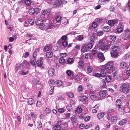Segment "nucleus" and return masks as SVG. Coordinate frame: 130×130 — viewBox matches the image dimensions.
Wrapping results in <instances>:
<instances>
[{
  "label": "nucleus",
  "mask_w": 130,
  "mask_h": 130,
  "mask_svg": "<svg viewBox=\"0 0 130 130\" xmlns=\"http://www.w3.org/2000/svg\"><path fill=\"white\" fill-rule=\"evenodd\" d=\"M54 87L53 86H52L51 87V88L50 89V91L49 92L50 95L52 94L54 92Z\"/></svg>",
  "instance_id": "obj_32"
},
{
  "label": "nucleus",
  "mask_w": 130,
  "mask_h": 130,
  "mask_svg": "<svg viewBox=\"0 0 130 130\" xmlns=\"http://www.w3.org/2000/svg\"><path fill=\"white\" fill-rule=\"evenodd\" d=\"M123 30V28L120 27H118L117 29V31L119 33H120L122 32Z\"/></svg>",
  "instance_id": "obj_40"
},
{
  "label": "nucleus",
  "mask_w": 130,
  "mask_h": 130,
  "mask_svg": "<svg viewBox=\"0 0 130 130\" xmlns=\"http://www.w3.org/2000/svg\"><path fill=\"white\" fill-rule=\"evenodd\" d=\"M127 66V63L125 62L122 61L120 64V67L123 68H125Z\"/></svg>",
  "instance_id": "obj_12"
},
{
  "label": "nucleus",
  "mask_w": 130,
  "mask_h": 130,
  "mask_svg": "<svg viewBox=\"0 0 130 130\" xmlns=\"http://www.w3.org/2000/svg\"><path fill=\"white\" fill-rule=\"evenodd\" d=\"M127 121L126 119H124L119 121L118 124L120 125H122L127 123Z\"/></svg>",
  "instance_id": "obj_10"
},
{
  "label": "nucleus",
  "mask_w": 130,
  "mask_h": 130,
  "mask_svg": "<svg viewBox=\"0 0 130 130\" xmlns=\"http://www.w3.org/2000/svg\"><path fill=\"white\" fill-rule=\"evenodd\" d=\"M72 105L70 104H68L66 106V108L67 110L70 111L72 109Z\"/></svg>",
  "instance_id": "obj_41"
},
{
  "label": "nucleus",
  "mask_w": 130,
  "mask_h": 130,
  "mask_svg": "<svg viewBox=\"0 0 130 130\" xmlns=\"http://www.w3.org/2000/svg\"><path fill=\"white\" fill-rule=\"evenodd\" d=\"M99 48V49L101 51H106L109 49V47L107 45L104 44L103 45L101 46Z\"/></svg>",
  "instance_id": "obj_5"
},
{
  "label": "nucleus",
  "mask_w": 130,
  "mask_h": 130,
  "mask_svg": "<svg viewBox=\"0 0 130 130\" xmlns=\"http://www.w3.org/2000/svg\"><path fill=\"white\" fill-rule=\"evenodd\" d=\"M93 68L92 67L90 66H88L87 68V71L88 73H91L92 71Z\"/></svg>",
  "instance_id": "obj_20"
},
{
  "label": "nucleus",
  "mask_w": 130,
  "mask_h": 130,
  "mask_svg": "<svg viewBox=\"0 0 130 130\" xmlns=\"http://www.w3.org/2000/svg\"><path fill=\"white\" fill-rule=\"evenodd\" d=\"M61 17L60 16H57L56 18V21L58 22H60L61 20Z\"/></svg>",
  "instance_id": "obj_34"
},
{
  "label": "nucleus",
  "mask_w": 130,
  "mask_h": 130,
  "mask_svg": "<svg viewBox=\"0 0 130 130\" xmlns=\"http://www.w3.org/2000/svg\"><path fill=\"white\" fill-rule=\"evenodd\" d=\"M29 54L28 52H26L23 55V57L25 58H26L29 55Z\"/></svg>",
  "instance_id": "obj_60"
},
{
  "label": "nucleus",
  "mask_w": 130,
  "mask_h": 130,
  "mask_svg": "<svg viewBox=\"0 0 130 130\" xmlns=\"http://www.w3.org/2000/svg\"><path fill=\"white\" fill-rule=\"evenodd\" d=\"M29 62L27 61L26 60H24L22 63V66L25 65L26 67H28L29 66Z\"/></svg>",
  "instance_id": "obj_19"
},
{
  "label": "nucleus",
  "mask_w": 130,
  "mask_h": 130,
  "mask_svg": "<svg viewBox=\"0 0 130 130\" xmlns=\"http://www.w3.org/2000/svg\"><path fill=\"white\" fill-rule=\"evenodd\" d=\"M57 122V124L54 126L53 127V129L55 130H60L61 128L60 125Z\"/></svg>",
  "instance_id": "obj_11"
},
{
  "label": "nucleus",
  "mask_w": 130,
  "mask_h": 130,
  "mask_svg": "<svg viewBox=\"0 0 130 130\" xmlns=\"http://www.w3.org/2000/svg\"><path fill=\"white\" fill-rule=\"evenodd\" d=\"M109 38L111 40L113 41L116 40V37L114 35H112L110 36Z\"/></svg>",
  "instance_id": "obj_36"
},
{
  "label": "nucleus",
  "mask_w": 130,
  "mask_h": 130,
  "mask_svg": "<svg viewBox=\"0 0 130 130\" xmlns=\"http://www.w3.org/2000/svg\"><path fill=\"white\" fill-rule=\"evenodd\" d=\"M53 56V53L52 52H48L46 53V56L47 58H51Z\"/></svg>",
  "instance_id": "obj_22"
},
{
  "label": "nucleus",
  "mask_w": 130,
  "mask_h": 130,
  "mask_svg": "<svg viewBox=\"0 0 130 130\" xmlns=\"http://www.w3.org/2000/svg\"><path fill=\"white\" fill-rule=\"evenodd\" d=\"M116 21L115 20H110L108 21V23L110 25L113 26L115 24Z\"/></svg>",
  "instance_id": "obj_18"
},
{
  "label": "nucleus",
  "mask_w": 130,
  "mask_h": 130,
  "mask_svg": "<svg viewBox=\"0 0 130 130\" xmlns=\"http://www.w3.org/2000/svg\"><path fill=\"white\" fill-rule=\"evenodd\" d=\"M97 26V24L95 22H93L92 24V27L94 28H96Z\"/></svg>",
  "instance_id": "obj_64"
},
{
  "label": "nucleus",
  "mask_w": 130,
  "mask_h": 130,
  "mask_svg": "<svg viewBox=\"0 0 130 130\" xmlns=\"http://www.w3.org/2000/svg\"><path fill=\"white\" fill-rule=\"evenodd\" d=\"M25 3L26 5L28 6L29 5L31 4L30 1L28 0H25Z\"/></svg>",
  "instance_id": "obj_56"
},
{
  "label": "nucleus",
  "mask_w": 130,
  "mask_h": 130,
  "mask_svg": "<svg viewBox=\"0 0 130 130\" xmlns=\"http://www.w3.org/2000/svg\"><path fill=\"white\" fill-rule=\"evenodd\" d=\"M43 64V62L41 60H38L36 62V64L38 66H41Z\"/></svg>",
  "instance_id": "obj_29"
},
{
  "label": "nucleus",
  "mask_w": 130,
  "mask_h": 130,
  "mask_svg": "<svg viewBox=\"0 0 130 130\" xmlns=\"http://www.w3.org/2000/svg\"><path fill=\"white\" fill-rule=\"evenodd\" d=\"M95 22L99 23H101L102 22V20L99 18H97L95 19Z\"/></svg>",
  "instance_id": "obj_63"
},
{
  "label": "nucleus",
  "mask_w": 130,
  "mask_h": 130,
  "mask_svg": "<svg viewBox=\"0 0 130 130\" xmlns=\"http://www.w3.org/2000/svg\"><path fill=\"white\" fill-rule=\"evenodd\" d=\"M28 23L30 25H33L34 23V21L32 19H29L28 21Z\"/></svg>",
  "instance_id": "obj_55"
},
{
  "label": "nucleus",
  "mask_w": 130,
  "mask_h": 130,
  "mask_svg": "<svg viewBox=\"0 0 130 130\" xmlns=\"http://www.w3.org/2000/svg\"><path fill=\"white\" fill-rule=\"evenodd\" d=\"M117 69L116 68H114L112 69V73L113 76L114 77L116 76L117 74Z\"/></svg>",
  "instance_id": "obj_21"
},
{
  "label": "nucleus",
  "mask_w": 130,
  "mask_h": 130,
  "mask_svg": "<svg viewBox=\"0 0 130 130\" xmlns=\"http://www.w3.org/2000/svg\"><path fill=\"white\" fill-rule=\"evenodd\" d=\"M67 95L69 97L71 98H73L74 96L73 94L71 92H67Z\"/></svg>",
  "instance_id": "obj_28"
},
{
  "label": "nucleus",
  "mask_w": 130,
  "mask_h": 130,
  "mask_svg": "<svg viewBox=\"0 0 130 130\" xmlns=\"http://www.w3.org/2000/svg\"><path fill=\"white\" fill-rule=\"evenodd\" d=\"M98 58L100 59V62L103 61L105 59V58L104 57L102 53H99L98 55Z\"/></svg>",
  "instance_id": "obj_6"
},
{
  "label": "nucleus",
  "mask_w": 130,
  "mask_h": 130,
  "mask_svg": "<svg viewBox=\"0 0 130 130\" xmlns=\"http://www.w3.org/2000/svg\"><path fill=\"white\" fill-rule=\"evenodd\" d=\"M41 13L43 15H45L47 13L48 11L47 10H42L41 12Z\"/></svg>",
  "instance_id": "obj_59"
},
{
  "label": "nucleus",
  "mask_w": 130,
  "mask_h": 130,
  "mask_svg": "<svg viewBox=\"0 0 130 130\" xmlns=\"http://www.w3.org/2000/svg\"><path fill=\"white\" fill-rule=\"evenodd\" d=\"M113 63L112 62H109L106 65L102 66L101 68V70L105 72L106 70L107 69L110 70L112 68Z\"/></svg>",
  "instance_id": "obj_1"
},
{
  "label": "nucleus",
  "mask_w": 130,
  "mask_h": 130,
  "mask_svg": "<svg viewBox=\"0 0 130 130\" xmlns=\"http://www.w3.org/2000/svg\"><path fill=\"white\" fill-rule=\"evenodd\" d=\"M117 117L116 116H114L112 117L111 119V122H113L116 121Z\"/></svg>",
  "instance_id": "obj_33"
},
{
  "label": "nucleus",
  "mask_w": 130,
  "mask_h": 130,
  "mask_svg": "<svg viewBox=\"0 0 130 130\" xmlns=\"http://www.w3.org/2000/svg\"><path fill=\"white\" fill-rule=\"evenodd\" d=\"M42 124L40 122L39 123V124L38 125V126L37 127V128L38 130H41V129L42 127Z\"/></svg>",
  "instance_id": "obj_57"
},
{
  "label": "nucleus",
  "mask_w": 130,
  "mask_h": 130,
  "mask_svg": "<svg viewBox=\"0 0 130 130\" xmlns=\"http://www.w3.org/2000/svg\"><path fill=\"white\" fill-rule=\"evenodd\" d=\"M112 49L113 51H118L119 49V48L117 46H113L111 48Z\"/></svg>",
  "instance_id": "obj_15"
},
{
  "label": "nucleus",
  "mask_w": 130,
  "mask_h": 130,
  "mask_svg": "<svg viewBox=\"0 0 130 130\" xmlns=\"http://www.w3.org/2000/svg\"><path fill=\"white\" fill-rule=\"evenodd\" d=\"M84 38V37L82 35H80L78 37L77 39L78 40L80 41H82Z\"/></svg>",
  "instance_id": "obj_50"
},
{
  "label": "nucleus",
  "mask_w": 130,
  "mask_h": 130,
  "mask_svg": "<svg viewBox=\"0 0 130 130\" xmlns=\"http://www.w3.org/2000/svg\"><path fill=\"white\" fill-rule=\"evenodd\" d=\"M87 87L88 88L91 89L92 87V86L89 83L87 84Z\"/></svg>",
  "instance_id": "obj_58"
},
{
  "label": "nucleus",
  "mask_w": 130,
  "mask_h": 130,
  "mask_svg": "<svg viewBox=\"0 0 130 130\" xmlns=\"http://www.w3.org/2000/svg\"><path fill=\"white\" fill-rule=\"evenodd\" d=\"M96 96L95 95H91L90 96V99L92 100H95L96 98Z\"/></svg>",
  "instance_id": "obj_45"
},
{
  "label": "nucleus",
  "mask_w": 130,
  "mask_h": 130,
  "mask_svg": "<svg viewBox=\"0 0 130 130\" xmlns=\"http://www.w3.org/2000/svg\"><path fill=\"white\" fill-rule=\"evenodd\" d=\"M19 74L20 75H24L27 74L28 73V71L25 72L21 70V71L19 72Z\"/></svg>",
  "instance_id": "obj_23"
},
{
  "label": "nucleus",
  "mask_w": 130,
  "mask_h": 130,
  "mask_svg": "<svg viewBox=\"0 0 130 130\" xmlns=\"http://www.w3.org/2000/svg\"><path fill=\"white\" fill-rule=\"evenodd\" d=\"M82 111V109L81 107H78L76 109V111L77 113H81Z\"/></svg>",
  "instance_id": "obj_35"
},
{
  "label": "nucleus",
  "mask_w": 130,
  "mask_h": 130,
  "mask_svg": "<svg viewBox=\"0 0 130 130\" xmlns=\"http://www.w3.org/2000/svg\"><path fill=\"white\" fill-rule=\"evenodd\" d=\"M99 95L101 98H103L106 95V92L105 91H102L100 92Z\"/></svg>",
  "instance_id": "obj_17"
},
{
  "label": "nucleus",
  "mask_w": 130,
  "mask_h": 130,
  "mask_svg": "<svg viewBox=\"0 0 130 130\" xmlns=\"http://www.w3.org/2000/svg\"><path fill=\"white\" fill-rule=\"evenodd\" d=\"M105 79L107 82H109L110 81L111 78L109 76H107L106 77Z\"/></svg>",
  "instance_id": "obj_38"
},
{
  "label": "nucleus",
  "mask_w": 130,
  "mask_h": 130,
  "mask_svg": "<svg viewBox=\"0 0 130 130\" xmlns=\"http://www.w3.org/2000/svg\"><path fill=\"white\" fill-rule=\"evenodd\" d=\"M122 38L124 40H127L128 39V35L126 34H124Z\"/></svg>",
  "instance_id": "obj_37"
},
{
  "label": "nucleus",
  "mask_w": 130,
  "mask_h": 130,
  "mask_svg": "<svg viewBox=\"0 0 130 130\" xmlns=\"http://www.w3.org/2000/svg\"><path fill=\"white\" fill-rule=\"evenodd\" d=\"M104 30L106 32H108L110 30V29L109 26H106L104 28Z\"/></svg>",
  "instance_id": "obj_30"
},
{
  "label": "nucleus",
  "mask_w": 130,
  "mask_h": 130,
  "mask_svg": "<svg viewBox=\"0 0 130 130\" xmlns=\"http://www.w3.org/2000/svg\"><path fill=\"white\" fill-rule=\"evenodd\" d=\"M28 102L29 104L31 105L34 104V101L33 99L30 98L28 100Z\"/></svg>",
  "instance_id": "obj_31"
},
{
  "label": "nucleus",
  "mask_w": 130,
  "mask_h": 130,
  "mask_svg": "<svg viewBox=\"0 0 130 130\" xmlns=\"http://www.w3.org/2000/svg\"><path fill=\"white\" fill-rule=\"evenodd\" d=\"M97 53V51L94 48L92 51V54L95 55Z\"/></svg>",
  "instance_id": "obj_61"
},
{
  "label": "nucleus",
  "mask_w": 130,
  "mask_h": 130,
  "mask_svg": "<svg viewBox=\"0 0 130 130\" xmlns=\"http://www.w3.org/2000/svg\"><path fill=\"white\" fill-rule=\"evenodd\" d=\"M68 45V43L67 42L65 41L64 40L63 41L62 43V45L64 46H67Z\"/></svg>",
  "instance_id": "obj_52"
},
{
  "label": "nucleus",
  "mask_w": 130,
  "mask_h": 130,
  "mask_svg": "<svg viewBox=\"0 0 130 130\" xmlns=\"http://www.w3.org/2000/svg\"><path fill=\"white\" fill-rule=\"evenodd\" d=\"M36 25L39 26L43 23L42 20L41 19L38 18L36 21Z\"/></svg>",
  "instance_id": "obj_14"
},
{
  "label": "nucleus",
  "mask_w": 130,
  "mask_h": 130,
  "mask_svg": "<svg viewBox=\"0 0 130 130\" xmlns=\"http://www.w3.org/2000/svg\"><path fill=\"white\" fill-rule=\"evenodd\" d=\"M106 84L105 82L104 81H102L100 83L101 87H103Z\"/></svg>",
  "instance_id": "obj_49"
},
{
  "label": "nucleus",
  "mask_w": 130,
  "mask_h": 130,
  "mask_svg": "<svg viewBox=\"0 0 130 130\" xmlns=\"http://www.w3.org/2000/svg\"><path fill=\"white\" fill-rule=\"evenodd\" d=\"M118 53L117 52L114 51L111 53V55L112 57L115 58L117 56Z\"/></svg>",
  "instance_id": "obj_27"
},
{
  "label": "nucleus",
  "mask_w": 130,
  "mask_h": 130,
  "mask_svg": "<svg viewBox=\"0 0 130 130\" xmlns=\"http://www.w3.org/2000/svg\"><path fill=\"white\" fill-rule=\"evenodd\" d=\"M70 119L72 122H75L77 121V118L76 116L74 115H73L71 117Z\"/></svg>",
  "instance_id": "obj_24"
},
{
  "label": "nucleus",
  "mask_w": 130,
  "mask_h": 130,
  "mask_svg": "<svg viewBox=\"0 0 130 130\" xmlns=\"http://www.w3.org/2000/svg\"><path fill=\"white\" fill-rule=\"evenodd\" d=\"M88 51L87 45L86 44H83L82 45L80 51L81 53H84Z\"/></svg>",
  "instance_id": "obj_3"
},
{
  "label": "nucleus",
  "mask_w": 130,
  "mask_h": 130,
  "mask_svg": "<svg viewBox=\"0 0 130 130\" xmlns=\"http://www.w3.org/2000/svg\"><path fill=\"white\" fill-rule=\"evenodd\" d=\"M38 26H39V28L42 30L44 29L45 28V26L43 24V23Z\"/></svg>",
  "instance_id": "obj_39"
},
{
  "label": "nucleus",
  "mask_w": 130,
  "mask_h": 130,
  "mask_svg": "<svg viewBox=\"0 0 130 130\" xmlns=\"http://www.w3.org/2000/svg\"><path fill=\"white\" fill-rule=\"evenodd\" d=\"M88 49H91L93 46V45L92 43H89L87 45Z\"/></svg>",
  "instance_id": "obj_54"
},
{
  "label": "nucleus",
  "mask_w": 130,
  "mask_h": 130,
  "mask_svg": "<svg viewBox=\"0 0 130 130\" xmlns=\"http://www.w3.org/2000/svg\"><path fill=\"white\" fill-rule=\"evenodd\" d=\"M105 114L104 112H101L98 113L97 115V117L99 120L101 119H102Z\"/></svg>",
  "instance_id": "obj_7"
},
{
  "label": "nucleus",
  "mask_w": 130,
  "mask_h": 130,
  "mask_svg": "<svg viewBox=\"0 0 130 130\" xmlns=\"http://www.w3.org/2000/svg\"><path fill=\"white\" fill-rule=\"evenodd\" d=\"M34 8H32L30 9L29 11V13L31 15H32L35 13Z\"/></svg>",
  "instance_id": "obj_26"
},
{
  "label": "nucleus",
  "mask_w": 130,
  "mask_h": 130,
  "mask_svg": "<svg viewBox=\"0 0 130 130\" xmlns=\"http://www.w3.org/2000/svg\"><path fill=\"white\" fill-rule=\"evenodd\" d=\"M84 64L83 62L82 61H80L78 62V66L80 67L83 66Z\"/></svg>",
  "instance_id": "obj_62"
},
{
  "label": "nucleus",
  "mask_w": 130,
  "mask_h": 130,
  "mask_svg": "<svg viewBox=\"0 0 130 130\" xmlns=\"http://www.w3.org/2000/svg\"><path fill=\"white\" fill-rule=\"evenodd\" d=\"M125 59H128L130 58V54H127L125 55L124 56Z\"/></svg>",
  "instance_id": "obj_53"
},
{
  "label": "nucleus",
  "mask_w": 130,
  "mask_h": 130,
  "mask_svg": "<svg viewBox=\"0 0 130 130\" xmlns=\"http://www.w3.org/2000/svg\"><path fill=\"white\" fill-rule=\"evenodd\" d=\"M66 111L65 109H64L63 108H60L58 109V111L60 113H62L63 112Z\"/></svg>",
  "instance_id": "obj_42"
},
{
  "label": "nucleus",
  "mask_w": 130,
  "mask_h": 130,
  "mask_svg": "<svg viewBox=\"0 0 130 130\" xmlns=\"http://www.w3.org/2000/svg\"><path fill=\"white\" fill-rule=\"evenodd\" d=\"M55 71L52 68H50L49 69L48 73L50 76H53L54 73Z\"/></svg>",
  "instance_id": "obj_8"
},
{
  "label": "nucleus",
  "mask_w": 130,
  "mask_h": 130,
  "mask_svg": "<svg viewBox=\"0 0 130 130\" xmlns=\"http://www.w3.org/2000/svg\"><path fill=\"white\" fill-rule=\"evenodd\" d=\"M62 24L64 25L66 24L68 22L67 19L65 18H64L62 21Z\"/></svg>",
  "instance_id": "obj_43"
},
{
  "label": "nucleus",
  "mask_w": 130,
  "mask_h": 130,
  "mask_svg": "<svg viewBox=\"0 0 130 130\" xmlns=\"http://www.w3.org/2000/svg\"><path fill=\"white\" fill-rule=\"evenodd\" d=\"M116 105L118 108H120L121 105V102L119 99H117L116 102Z\"/></svg>",
  "instance_id": "obj_16"
},
{
  "label": "nucleus",
  "mask_w": 130,
  "mask_h": 130,
  "mask_svg": "<svg viewBox=\"0 0 130 130\" xmlns=\"http://www.w3.org/2000/svg\"><path fill=\"white\" fill-rule=\"evenodd\" d=\"M63 99L64 98L61 95L58 96V97L56 98V100L58 101H62L63 100Z\"/></svg>",
  "instance_id": "obj_48"
},
{
  "label": "nucleus",
  "mask_w": 130,
  "mask_h": 130,
  "mask_svg": "<svg viewBox=\"0 0 130 130\" xmlns=\"http://www.w3.org/2000/svg\"><path fill=\"white\" fill-rule=\"evenodd\" d=\"M69 122V121L67 122H64L62 121H58V123L59 124H60V125H63L64 126H67V123Z\"/></svg>",
  "instance_id": "obj_25"
},
{
  "label": "nucleus",
  "mask_w": 130,
  "mask_h": 130,
  "mask_svg": "<svg viewBox=\"0 0 130 130\" xmlns=\"http://www.w3.org/2000/svg\"><path fill=\"white\" fill-rule=\"evenodd\" d=\"M103 34V31H99L97 32L98 35L99 36H102Z\"/></svg>",
  "instance_id": "obj_47"
},
{
  "label": "nucleus",
  "mask_w": 130,
  "mask_h": 130,
  "mask_svg": "<svg viewBox=\"0 0 130 130\" xmlns=\"http://www.w3.org/2000/svg\"><path fill=\"white\" fill-rule=\"evenodd\" d=\"M59 61L60 63H62L64 62L65 60L63 58L61 57L59 59Z\"/></svg>",
  "instance_id": "obj_44"
},
{
  "label": "nucleus",
  "mask_w": 130,
  "mask_h": 130,
  "mask_svg": "<svg viewBox=\"0 0 130 130\" xmlns=\"http://www.w3.org/2000/svg\"><path fill=\"white\" fill-rule=\"evenodd\" d=\"M104 41L102 39L100 40L99 41L98 44V46L99 47L101 46L104 44Z\"/></svg>",
  "instance_id": "obj_13"
},
{
  "label": "nucleus",
  "mask_w": 130,
  "mask_h": 130,
  "mask_svg": "<svg viewBox=\"0 0 130 130\" xmlns=\"http://www.w3.org/2000/svg\"><path fill=\"white\" fill-rule=\"evenodd\" d=\"M54 84L55 85L57 86H61L63 85V82L60 81H56L55 82Z\"/></svg>",
  "instance_id": "obj_9"
},
{
  "label": "nucleus",
  "mask_w": 130,
  "mask_h": 130,
  "mask_svg": "<svg viewBox=\"0 0 130 130\" xmlns=\"http://www.w3.org/2000/svg\"><path fill=\"white\" fill-rule=\"evenodd\" d=\"M106 75V72H104L103 71L101 72V74L95 73L94 74V76L97 77H105Z\"/></svg>",
  "instance_id": "obj_4"
},
{
  "label": "nucleus",
  "mask_w": 130,
  "mask_h": 130,
  "mask_svg": "<svg viewBox=\"0 0 130 130\" xmlns=\"http://www.w3.org/2000/svg\"><path fill=\"white\" fill-rule=\"evenodd\" d=\"M74 61L73 59L72 58H70L68 60V62L70 64H72Z\"/></svg>",
  "instance_id": "obj_46"
},
{
  "label": "nucleus",
  "mask_w": 130,
  "mask_h": 130,
  "mask_svg": "<svg viewBox=\"0 0 130 130\" xmlns=\"http://www.w3.org/2000/svg\"><path fill=\"white\" fill-rule=\"evenodd\" d=\"M128 85V84L125 83L120 86V88L122 89L121 91L123 93L126 94L129 91Z\"/></svg>",
  "instance_id": "obj_2"
},
{
  "label": "nucleus",
  "mask_w": 130,
  "mask_h": 130,
  "mask_svg": "<svg viewBox=\"0 0 130 130\" xmlns=\"http://www.w3.org/2000/svg\"><path fill=\"white\" fill-rule=\"evenodd\" d=\"M58 1L60 4H65L67 3L66 1L64 0H58Z\"/></svg>",
  "instance_id": "obj_51"
}]
</instances>
